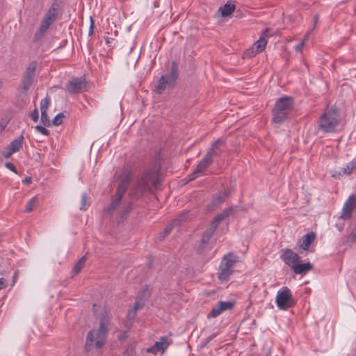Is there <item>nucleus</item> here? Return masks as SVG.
<instances>
[{"instance_id":"f257e3e1","label":"nucleus","mask_w":356,"mask_h":356,"mask_svg":"<svg viewBox=\"0 0 356 356\" xmlns=\"http://www.w3.org/2000/svg\"><path fill=\"white\" fill-rule=\"evenodd\" d=\"M133 177V172L130 168H124L120 175V182L115 195L112 197L111 203L104 209L105 213L112 215L115 211H118L122 219L126 218L133 209L132 202H129L127 204L121 208L123 195L127 190L130 181Z\"/></svg>"},{"instance_id":"f03ea898","label":"nucleus","mask_w":356,"mask_h":356,"mask_svg":"<svg viewBox=\"0 0 356 356\" xmlns=\"http://www.w3.org/2000/svg\"><path fill=\"white\" fill-rule=\"evenodd\" d=\"M160 167L154 164L153 167L146 170L139 178L134 186L131 195L134 198H138L145 192H151L160 184Z\"/></svg>"},{"instance_id":"7ed1b4c3","label":"nucleus","mask_w":356,"mask_h":356,"mask_svg":"<svg viewBox=\"0 0 356 356\" xmlns=\"http://www.w3.org/2000/svg\"><path fill=\"white\" fill-rule=\"evenodd\" d=\"M110 320L108 312L105 311L101 316L97 331L92 330L88 332L85 344L87 352H90L93 348L99 350L104 346L108 334Z\"/></svg>"},{"instance_id":"20e7f679","label":"nucleus","mask_w":356,"mask_h":356,"mask_svg":"<svg viewBox=\"0 0 356 356\" xmlns=\"http://www.w3.org/2000/svg\"><path fill=\"white\" fill-rule=\"evenodd\" d=\"M339 123V112L335 107L327 106L318 119V128L324 133L332 132Z\"/></svg>"},{"instance_id":"39448f33","label":"nucleus","mask_w":356,"mask_h":356,"mask_svg":"<svg viewBox=\"0 0 356 356\" xmlns=\"http://www.w3.org/2000/svg\"><path fill=\"white\" fill-rule=\"evenodd\" d=\"M60 9V6L57 1L51 4L42 20L39 30L34 35L33 41L35 42L42 38L49 26L56 21Z\"/></svg>"},{"instance_id":"423d86ee","label":"nucleus","mask_w":356,"mask_h":356,"mask_svg":"<svg viewBox=\"0 0 356 356\" xmlns=\"http://www.w3.org/2000/svg\"><path fill=\"white\" fill-rule=\"evenodd\" d=\"M293 108V99L289 97L280 98L273 109L274 122L280 124L285 121Z\"/></svg>"},{"instance_id":"0eeeda50","label":"nucleus","mask_w":356,"mask_h":356,"mask_svg":"<svg viewBox=\"0 0 356 356\" xmlns=\"http://www.w3.org/2000/svg\"><path fill=\"white\" fill-rule=\"evenodd\" d=\"M238 259V257L232 252H229L222 257L218 273V277L221 282L229 280L234 273V267Z\"/></svg>"},{"instance_id":"6e6552de","label":"nucleus","mask_w":356,"mask_h":356,"mask_svg":"<svg viewBox=\"0 0 356 356\" xmlns=\"http://www.w3.org/2000/svg\"><path fill=\"white\" fill-rule=\"evenodd\" d=\"M179 74L178 64L176 61L173 60L171 64L170 72L160 77L158 85L156 86V92L158 94H161L165 89L167 85L172 87L174 86L177 83Z\"/></svg>"},{"instance_id":"1a4fd4ad","label":"nucleus","mask_w":356,"mask_h":356,"mask_svg":"<svg viewBox=\"0 0 356 356\" xmlns=\"http://www.w3.org/2000/svg\"><path fill=\"white\" fill-rule=\"evenodd\" d=\"M275 302L277 307L282 310H287L296 304L291 290L286 286L282 287L277 291Z\"/></svg>"},{"instance_id":"9d476101","label":"nucleus","mask_w":356,"mask_h":356,"mask_svg":"<svg viewBox=\"0 0 356 356\" xmlns=\"http://www.w3.org/2000/svg\"><path fill=\"white\" fill-rule=\"evenodd\" d=\"M268 37V30L266 29L260 36L259 39L256 41L252 47L246 50L244 56L246 58H251L264 50L267 42L266 38Z\"/></svg>"},{"instance_id":"9b49d317","label":"nucleus","mask_w":356,"mask_h":356,"mask_svg":"<svg viewBox=\"0 0 356 356\" xmlns=\"http://www.w3.org/2000/svg\"><path fill=\"white\" fill-rule=\"evenodd\" d=\"M38 66L36 61L31 62L26 68V71L23 74L22 85L24 90H28L35 80V72Z\"/></svg>"},{"instance_id":"f8f14e48","label":"nucleus","mask_w":356,"mask_h":356,"mask_svg":"<svg viewBox=\"0 0 356 356\" xmlns=\"http://www.w3.org/2000/svg\"><path fill=\"white\" fill-rule=\"evenodd\" d=\"M86 88V82L83 77L73 78L65 85V90L70 94L82 92Z\"/></svg>"},{"instance_id":"ddd939ff","label":"nucleus","mask_w":356,"mask_h":356,"mask_svg":"<svg viewBox=\"0 0 356 356\" xmlns=\"http://www.w3.org/2000/svg\"><path fill=\"white\" fill-rule=\"evenodd\" d=\"M281 259L293 270V266H296L300 261V257L291 249L286 248L281 250L280 254Z\"/></svg>"},{"instance_id":"4468645a","label":"nucleus","mask_w":356,"mask_h":356,"mask_svg":"<svg viewBox=\"0 0 356 356\" xmlns=\"http://www.w3.org/2000/svg\"><path fill=\"white\" fill-rule=\"evenodd\" d=\"M234 307V302L230 301H220L214 305L210 312L207 314V318H216L223 312L229 310Z\"/></svg>"},{"instance_id":"2eb2a0df","label":"nucleus","mask_w":356,"mask_h":356,"mask_svg":"<svg viewBox=\"0 0 356 356\" xmlns=\"http://www.w3.org/2000/svg\"><path fill=\"white\" fill-rule=\"evenodd\" d=\"M356 208V196L350 195L346 201L343 207V213L341 218L343 220L350 218L353 210Z\"/></svg>"},{"instance_id":"dca6fc26","label":"nucleus","mask_w":356,"mask_h":356,"mask_svg":"<svg viewBox=\"0 0 356 356\" xmlns=\"http://www.w3.org/2000/svg\"><path fill=\"white\" fill-rule=\"evenodd\" d=\"M172 343L167 337H161L159 341H156L154 345L147 349V352L149 353L156 354L159 351H165L169 345Z\"/></svg>"},{"instance_id":"f3484780","label":"nucleus","mask_w":356,"mask_h":356,"mask_svg":"<svg viewBox=\"0 0 356 356\" xmlns=\"http://www.w3.org/2000/svg\"><path fill=\"white\" fill-rule=\"evenodd\" d=\"M225 144V140L222 138H218L211 145V148L208 150L205 156L213 161V156H218L222 152L220 146Z\"/></svg>"},{"instance_id":"a211bd4d","label":"nucleus","mask_w":356,"mask_h":356,"mask_svg":"<svg viewBox=\"0 0 356 356\" xmlns=\"http://www.w3.org/2000/svg\"><path fill=\"white\" fill-rule=\"evenodd\" d=\"M315 238L316 235L314 232H310L304 235L298 242L300 252H302L301 250L307 251L310 245L315 240Z\"/></svg>"},{"instance_id":"6ab92c4d","label":"nucleus","mask_w":356,"mask_h":356,"mask_svg":"<svg viewBox=\"0 0 356 356\" xmlns=\"http://www.w3.org/2000/svg\"><path fill=\"white\" fill-rule=\"evenodd\" d=\"M213 234L214 233L212 231H210L208 229L204 232L201 241L197 249V254H202L205 251L209 244V242L211 238L213 236Z\"/></svg>"},{"instance_id":"aec40b11","label":"nucleus","mask_w":356,"mask_h":356,"mask_svg":"<svg viewBox=\"0 0 356 356\" xmlns=\"http://www.w3.org/2000/svg\"><path fill=\"white\" fill-rule=\"evenodd\" d=\"M212 161H211L208 157L204 156V157L202 159V161L197 164L194 172L191 175L190 180H193L197 177V173L203 172L211 163Z\"/></svg>"},{"instance_id":"412c9836","label":"nucleus","mask_w":356,"mask_h":356,"mask_svg":"<svg viewBox=\"0 0 356 356\" xmlns=\"http://www.w3.org/2000/svg\"><path fill=\"white\" fill-rule=\"evenodd\" d=\"M232 211V209H225L221 213L218 214L212 221L210 227L208 229L210 231H212L213 233L216 230L217 227L220 225V223L226 218H227L230 213Z\"/></svg>"},{"instance_id":"4be33fe9","label":"nucleus","mask_w":356,"mask_h":356,"mask_svg":"<svg viewBox=\"0 0 356 356\" xmlns=\"http://www.w3.org/2000/svg\"><path fill=\"white\" fill-rule=\"evenodd\" d=\"M188 212L186 211L182 213L180 216H179L177 218H175L171 223H170L164 229L163 233L165 235H168L172 229L174 228V227L179 225L181 222L185 221L188 218Z\"/></svg>"},{"instance_id":"5701e85b","label":"nucleus","mask_w":356,"mask_h":356,"mask_svg":"<svg viewBox=\"0 0 356 356\" xmlns=\"http://www.w3.org/2000/svg\"><path fill=\"white\" fill-rule=\"evenodd\" d=\"M24 131H22L21 135L17 138L14 139L8 147L15 153L19 152L22 148V145L24 143Z\"/></svg>"},{"instance_id":"b1692460","label":"nucleus","mask_w":356,"mask_h":356,"mask_svg":"<svg viewBox=\"0 0 356 356\" xmlns=\"http://www.w3.org/2000/svg\"><path fill=\"white\" fill-rule=\"evenodd\" d=\"M228 194L229 193L226 190L220 191L216 196L213 197L209 207L212 208L222 203L227 197Z\"/></svg>"},{"instance_id":"393cba45","label":"nucleus","mask_w":356,"mask_h":356,"mask_svg":"<svg viewBox=\"0 0 356 356\" xmlns=\"http://www.w3.org/2000/svg\"><path fill=\"white\" fill-rule=\"evenodd\" d=\"M354 165L353 163H348L346 167L341 168L339 171H336L332 174V177L339 178L345 175H350L353 170Z\"/></svg>"},{"instance_id":"a878e982","label":"nucleus","mask_w":356,"mask_h":356,"mask_svg":"<svg viewBox=\"0 0 356 356\" xmlns=\"http://www.w3.org/2000/svg\"><path fill=\"white\" fill-rule=\"evenodd\" d=\"M312 268L313 265L310 262L302 264L298 263L296 266H293V270L296 274H304L312 270Z\"/></svg>"},{"instance_id":"bb28decb","label":"nucleus","mask_w":356,"mask_h":356,"mask_svg":"<svg viewBox=\"0 0 356 356\" xmlns=\"http://www.w3.org/2000/svg\"><path fill=\"white\" fill-rule=\"evenodd\" d=\"M235 9V5L227 3L223 6L220 7L219 11L221 13L222 17H227L230 15Z\"/></svg>"},{"instance_id":"cd10ccee","label":"nucleus","mask_w":356,"mask_h":356,"mask_svg":"<svg viewBox=\"0 0 356 356\" xmlns=\"http://www.w3.org/2000/svg\"><path fill=\"white\" fill-rule=\"evenodd\" d=\"M86 260L87 254L83 256L74 266V268L72 270L73 275H77L78 273H80V271L84 267Z\"/></svg>"},{"instance_id":"c85d7f7f","label":"nucleus","mask_w":356,"mask_h":356,"mask_svg":"<svg viewBox=\"0 0 356 356\" xmlns=\"http://www.w3.org/2000/svg\"><path fill=\"white\" fill-rule=\"evenodd\" d=\"M64 118H65L64 113H60L53 119L51 123L54 126H59L63 123Z\"/></svg>"},{"instance_id":"c756f323","label":"nucleus","mask_w":356,"mask_h":356,"mask_svg":"<svg viewBox=\"0 0 356 356\" xmlns=\"http://www.w3.org/2000/svg\"><path fill=\"white\" fill-rule=\"evenodd\" d=\"M41 122L44 124V127H50L51 121L47 115V111H41Z\"/></svg>"},{"instance_id":"7c9ffc66","label":"nucleus","mask_w":356,"mask_h":356,"mask_svg":"<svg viewBox=\"0 0 356 356\" xmlns=\"http://www.w3.org/2000/svg\"><path fill=\"white\" fill-rule=\"evenodd\" d=\"M49 104H50V98H49V95H47L40 102V110H41V111H47Z\"/></svg>"},{"instance_id":"2f4dec72","label":"nucleus","mask_w":356,"mask_h":356,"mask_svg":"<svg viewBox=\"0 0 356 356\" xmlns=\"http://www.w3.org/2000/svg\"><path fill=\"white\" fill-rule=\"evenodd\" d=\"M37 202V197H32L29 202L28 203L26 204V208H25V211L26 212H30L33 209V207L35 204Z\"/></svg>"},{"instance_id":"473e14b6","label":"nucleus","mask_w":356,"mask_h":356,"mask_svg":"<svg viewBox=\"0 0 356 356\" xmlns=\"http://www.w3.org/2000/svg\"><path fill=\"white\" fill-rule=\"evenodd\" d=\"M145 305L144 301L138 300L136 301L134 306V310H133V316L132 317H135L136 315L137 311L141 309Z\"/></svg>"},{"instance_id":"72a5a7b5","label":"nucleus","mask_w":356,"mask_h":356,"mask_svg":"<svg viewBox=\"0 0 356 356\" xmlns=\"http://www.w3.org/2000/svg\"><path fill=\"white\" fill-rule=\"evenodd\" d=\"M90 203L88 202L86 194H83L81 195V202L80 206L81 210H86L87 208L89 207Z\"/></svg>"},{"instance_id":"f704fd0d","label":"nucleus","mask_w":356,"mask_h":356,"mask_svg":"<svg viewBox=\"0 0 356 356\" xmlns=\"http://www.w3.org/2000/svg\"><path fill=\"white\" fill-rule=\"evenodd\" d=\"M35 129L37 131L44 136H49L50 134L49 131L41 125H36Z\"/></svg>"},{"instance_id":"c9c22d12","label":"nucleus","mask_w":356,"mask_h":356,"mask_svg":"<svg viewBox=\"0 0 356 356\" xmlns=\"http://www.w3.org/2000/svg\"><path fill=\"white\" fill-rule=\"evenodd\" d=\"M15 152H13L8 146L2 151L1 154L6 159L10 158Z\"/></svg>"},{"instance_id":"e433bc0d","label":"nucleus","mask_w":356,"mask_h":356,"mask_svg":"<svg viewBox=\"0 0 356 356\" xmlns=\"http://www.w3.org/2000/svg\"><path fill=\"white\" fill-rule=\"evenodd\" d=\"M31 118L33 122H38L39 119V112L37 108H35L31 113Z\"/></svg>"},{"instance_id":"4c0bfd02","label":"nucleus","mask_w":356,"mask_h":356,"mask_svg":"<svg viewBox=\"0 0 356 356\" xmlns=\"http://www.w3.org/2000/svg\"><path fill=\"white\" fill-rule=\"evenodd\" d=\"M5 166L8 170H11L12 172H15V174H17V170L14 164L11 162H6L5 163Z\"/></svg>"},{"instance_id":"58836bf2","label":"nucleus","mask_w":356,"mask_h":356,"mask_svg":"<svg viewBox=\"0 0 356 356\" xmlns=\"http://www.w3.org/2000/svg\"><path fill=\"white\" fill-rule=\"evenodd\" d=\"M90 23L88 35H89V36H91L94 33L95 22H94V19H92V17H90Z\"/></svg>"},{"instance_id":"ea45409f","label":"nucleus","mask_w":356,"mask_h":356,"mask_svg":"<svg viewBox=\"0 0 356 356\" xmlns=\"http://www.w3.org/2000/svg\"><path fill=\"white\" fill-rule=\"evenodd\" d=\"M6 280L3 277L0 278V290L6 288Z\"/></svg>"},{"instance_id":"a19ab883","label":"nucleus","mask_w":356,"mask_h":356,"mask_svg":"<svg viewBox=\"0 0 356 356\" xmlns=\"http://www.w3.org/2000/svg\"><path fill=\"white\" fill-rule=\"evenodd\" d=\"M305 45V42L304 40L301 41L300 42H299L296 46V50L297 51H300L302 50V49L303 48Z\"/></svg>"},{"instance_id":"79ce46f5","label":"nucleus","mask_w":356,"mask_h":356,"mask_svg":"<svg viewBox=\"0 0 356 356\" xmlns=\"http://www.w3.org/2000/svg\"><path fill=\"white\" fill-rule=\"evenodd\" d=\"M355 238H356V231L353 230L350 232V234L348 236V239L351 241H355Z\"/></svg>"},{"instance_id":"37998d69","label":"nucleus","mask_w":356,"mask_h":356,"mask_svg":"<svg viewBox=\"0 0 356 356\" xmlns=\"http://www.w3.org/2000/svg\"><path fill=\"white\" fill-rule=\"evenodd\" d=\"M22 182L25 184H30L32 182V178L31 177H26L22 180Z\"/></svg>"},{"instance_id":"c03bdc74","label":"nucleus","mask_w":356,"mask_h":356,"mask_svg":"<svg viewBox=\"0 0 356 356\" xmlns=\"http://www.w3.org/2000/svg\"><path fill=\"white\" fill-rule=\"evenodd\" d=\"M166 236H167V235H165V234H164V233H163V232H160V233L159 234V236H158V237H159V240H160V241H162L163 239H164V238H165V237Z\"/></svg>"},{"instance_id":"a18cd8bd","label":"nucleus","mask_w":356,"mask_h":356,"mask_svg":"<svg viewBox=\"0 0 356 356\" xmlns=\"http://www.w3.org/2000/svg\"><path fill=\"white\" fill-rule=\"evenodd\" d=\"M133 316V311H131L128 315H127V317L129 318V319H134L135 317H132Z\"/></svg>"},{"instance_id":"49530a36","label":"nucleus","mask_w":356,"mask_h":356,"mask_svg":"<svg viewBox=\"0 0 356 356\" xmlns=\"http://www.w3.org/2000/svg\"><path fill=\"white\" fill-rule=\"evenodd\" d=\"M6 127V125L3 124H0V133L5 129Z\"/></svg>"},{"instance_id":"de8ad7c7","label":"nucleus","mask_w":356,"mask_h":356,"mask_svg":"<svg viewBox=\"0 0 356 356\" xmlns=\"http://www.w3.org/2000/svg\"><path fill=\"white\" fill-rule=\"evenodd\" d=\"M127 337V333L125 332L124 334L121 335L120 337V340H123L124 339H125Z\"/></svg>"},{"instance_id":"09e8293b","label":"nucleus","mask_w":356,"mask_h":356,"mask_svg":"<svg viewBox=\"0 0 356 356\" xmlns=\"http://www.w3.org/2000/svg\"><path fill=\"white\" fill-rule=\"evenodd\" d=\"M17 272H15V274H14V275H13V282H15V280L17 279Z\"/></svg>"},{"instance_id":"8fccbe9b","label":"nucleus","mask_w":356,"mask_h":356,"mask_svg":"<svg viewBox=\"0 0 356 356\" xmlns=\"http://www.w3.org/2000/svg\"><path fill=\"white\" fill-rule=\"evenodd\" d=\"M314 18V21H315V24H316L318 22V15H315Z\"/></svg>"}]
</instances>
